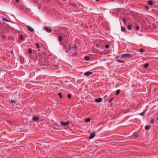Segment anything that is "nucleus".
Segmentation results:
<instances>
[{
  "label": "nucleus",
  "instance_id": "obj_18",
  "mask_svg": "<svg viewBox=\"0 0 158 158\" xmlns=\"http://www.w3.org/2000/svg\"><path fill=\"white\" fill-rule=\"evenodd\" d=\"M89 59V57L88 56H85V59L86 60H88Z\"/></svg>",
  "mask_w": 158,
  "mask_h": 158
},
{
  "label": "nucleus",
  "instance_id": "obj_29",
  "mask_svg": "<svg viewBox=\"0 0 158 158\" xmlns=\"http://www.w3.org/2000/svg\"><path fill=\"white\" fill-rule=\"evenodd\" d=\"M67 97L68 98H71V95L70 94H69L67 95Z\"/></svg>",
  "mask_w": 158,
  "mask_h": 158
},
{
  "label": "nucleus",
  "instance_id": "obj_24",
  "mask_svg": "<svg viewBox=\"0 0 158 158\" xmlns=\"http://www.w3.org/2000/svg\"><path fill=\"white\" fill-rule=\"evenodd\" d=\"M58 95L59 96L60 98H62V95L60 93H59L58 94Z\"/></svg>",
  "mask_w": 158,
  "mask_h": 158
},
{
  "label": "nucleus",
  "instance_id": "obj_4",
  "mask_svg": "<svg viewBox=\"0 0 158 158\" xmlns=\"http://www.w3.org/2000/svg\"><path fill=\"white\" fill-rule=\"evenodd\" d=\"M95 136V132L92 133L90 135L89 138L92 139L94 138Z\"/></svg>",
  "mask_w": 158,
  "mask_h": 158
},
{
  "label": "nucleus",
  "instance_id": "obj_9",
  "mask_svg": "<svg viewBox=\"0 0 158 158\" xmlns=\"http://www.w3.org/2000/svg\"><path fill=\"white\" fill-rule=\"evenodd\" d=\"M150 128V126L149 125H147L145 126V129L146 130H148Z\"/></svg>",
  "mask_w": 158,
  "mask_h": 158
},
{
  "label": "nucleus",
  "instance_id": "obj_17",
  "mask_svg": "<svg viewBox=\"0 0 158 158\" xmlns=\"http://www.w3.org/2000/svg\"><path fill=\"white\" fill-rule=\"evenodd\" d=\"M62 37L60 36H59V37H58V40L59 41L61 42V41H62Z\"/></svg>",
  "mask_w": 158,
  "mask_h": 158
},
{
  "label": "nucleus",
  "instance_id": "obj_35",
  "mask_svg": "<svg viewBox=\"0 0 158 158\" xmlns=\"http://www.w3.org/2000/svg\"><path fill=\"white\" fill-rule=\"evenodd\" d=\"M41 8V6H39L38 7V9H39V10H40V9Z\"/></svg>",
  "mask_w": 158,
  "mask_h": 158
},
{
  "label": "nucleus",
  "instance_id": "obj_20",
  "mask_svg": "<svg viewBox=\"0 0 158 158\" xmlns=\"http://www.w3.org/2000/svg\"><path fill=\"white\" fill-rule=\"evenodd\" d=\"M127 29L129 30H131V26L130 25H128L127 27Z\"/></svg>",
  "mask_w": 158,
  "mask_h": 158
},
{
  "label": "nucleus",
  "instance_id": "obj_16",
  "mask_svg": "<svg viewBox=\"0 0 158 158\" xmlns=\"http://www.w3.org/2000/svg\"><path fill=\"white\" fill-rule=\"evenodd\" d=\"M120 90L119 89L117 90L116 91V95H118L119 93H120Z\"/></svg>",
  "mask_w": 158,
  "mask_h": 158
},
{
  "label": "nucleus",
  "instance_id": "obj_11",
  "mask_svg": "<svg viewBox=\"0 0 158 158\" xmlns=\"http://www.w3.org/2000/svg\"><path fill=\"white\" fill-rule=\"evenodd\" d=\"M148 3L149 5H152L153 4V1L152 0H149L148 1Z\"/></svg>",
  "mask_w": 158,
  "mask_h": 158
},
{
  "label": "nucleus",
  "instance_id": "obj_13",
  "mask_svg": "<svg viewBox=\"0 0 158 158\" xmlns=\"http://www.w3.org/2000/svg\"><path fill=\"white\" fill-rule=\"evenodd\" d=\"M10 102L12 104H14V103H15L16 102V100H11Z\"/></svg>",
  "mask_w": 158,
  "mask_h": 158
},
{
  "label": "nucleus",
  "instance_id": "obj_33",
  "mask_svg": "<svg viewBox=\"0 0 158 158\" xmlns=\"http://www.w3.org/2000/svg\"><path fill=\"white\" fill-rule=\"evenodd\" d=\"M65 123H66V125L67 126L68 125V124L69 123V121H67V122Z\"/></svg>",
  "mask_w": 158,
  "mask_h": 158
},
{
  "label": "nucleus",
  "instance_id": "obj_30",
  "mask_svg": "<svg viewBox=\"0 0 158 158\" xmlns=\"http://www.w3.org/2000/svg\"><path fill=\"white\" fill-rule=\"evenodd\" d=\"M135 28L137 30H138L139 28V26H136Z\"/></svg>",
  "mask_w": 158,
  "mask_h": 158
},
{
  "label": "nucleus",
  "instance_id": "obj_42",
  "mask_svg": "<svg viewBox=\"0 0 158 158\" xmlns=\"http://www.w3.org/2000/svg\"><path fill=\"white\" fill-rule=\"evenodd\" d=\"M112 0V1H114V0Z\"/></svg>",
  "mask_w": 158,
  "mask_h": 158
},
{
  "label": "nucleus",
  "instance_id": "obj_22",
  "mask_svg": "<svg viewBox=\"0 0 158 158\" xmlns=\"http://www.w3.org/2000/svg\"><path fill=\"white\" fill-rule=\"evenodd\" d=\"M32 50L31 48H29L28 49V52L29 54H31L32 53Z\"/></svg>",
  "mask_w": 158,
  "mask_h": 158
},
{
  "label": "nucleus",
  "instance_id": "obj_5",
  "mask_svg": "<svg viewBox=\"0 0 158 158\" xmlns=\"http://www.w3.org/2000/svg\"><path fill=\"white\" fill-rule=\"evenodd\" d=\"M92 72L88 71L86 72H85L84 73V75L86 76H89L90 75H91L92 74Z\"/></svg>",
  "mask_w": 158,
  "mask_h": 158
},
{
  "label": "nucleus",
  "instance_id": "obj_31",
  "mask_svg": "<svg viewBox=\"0 0 158 158\" xmlns=\"http://www.w3.org/2000/svg\"><path fill=\"white\" fill-rule=\"evenodd\" d=\"M150 123H151V124H153L154 123V121H153V119H152L151 120V121H150Z\"/></svg>",
  "mask_w": 158,
  "mask_h": 158
},
{
  "label": "nucleus",
  "instance_id": "obj_21",
  "mask_svg": "<svg viewBox=\"0 0 158 158\" xmlns=\"http://www.w3.org/2000/svg\"><path fill=\"white\" fill-rule=\"evenodd\" d=\"M71 48V47L70 46L69 47V48L67 50H66L65 51L66 52H68L70 51Z\"/></svg>",
  "mask_w": 158,
  "mask_h": 158
},
{
  "label": "nucleus",
  "instance_id": "obj_1",
  "mask_svg": "<svg viewBox=\"0 0 158 158\" xmlns=\"http://www.w3.org/2000/svg\"><path fill=\"white\" fill-rule=\"evenodd\" d=\"M132 56V55L128 53L124 54L122 55V57L124 58H131Z\"/></svg>",
  "mask_w": 158,
  "mask_h": 158
},
{
  "label": "nucleus",
  "instance_id": "obj_38",
  "mask_svg": "<svg viewBox=\"0 0 158 158\" xmlns=\"http://www.w3.org/2000/svg\"><path fill=\"white\" fill-rule=\"evenodd\" d=\"M156 120H158V116H157V117Z\"/></svg>",
  "mask_w": 158,
  "mask_h": 158
},
{
  "label": "nucleus",
  "instance_id": "obj_40",
  "mask_svg": "<svg viewBox=\"0 0 158 158\" xmlns=\"http://www.w3.org/2000/svg\"><path fill=\"white\" fill-rule=\"evenodd\" d=\"M11 53H12L13 54V52H12V51H11Z\"/></svg>",
  "mask_w": 158,
  "mask_h": 158
},
{
  "label": "nucleus",
  "instance_id": "obj_37",
  "mask_svg": "<svg viewBox=\"0 0 158 158\" xmlns=\"http://www.w3.org/2000/svg\"><path fill=\"white\" fill-rule=\"evenodd\" d=\"M145 8H148V6H146L145 7Z\"/></svg>",
  "mask_w": 158,
  "mask_h": 158
},
{
  "label": "nucleus",
  "instance_id": "obj_6",
  "mask_svg": "<svg viewBox=\"0 0 158 158\" xmlns=\"http://www.w3.org/2000/svg\"><path fill=\"white\" fill-rule=\"evenodd\" d=\"M102 98H99L98 99H95V101L96 102H102Z\"/></svg>",
  "mask_w": 158,
  "mask_h": 158
},
{
  "label": "nucleus",
  "instance_id": "obj_36",
  "mask_svg": "<svg viewBox=\"0 0 158 158\" xmlns=\"http://www.w3.org/2000/svg\"><path fill=\"white\" fill-rule=\"evenodd\" d=\"M19 1V0H16V2H18Z\"/></svg>",
  "mask_w": 158,
  "mask_h": 158
},
{
  "label": "nucleus",
  "instance_id": "obj_15",
  "mask_svg": "<svg viewBox=\"0 0 158 158\" xmlns=\"http://www.w3.org/2000/svg\"><path fill=\"white\" fill-rule=\"evenodd\" d=\"M2 20L3 21H5V22H9V21L6 18H3L2 19Z\"/></svg>",
  "mask_w": 158,
  "mask_h": 158
},
{
  "label": "nucleus",
  "instance_id": "obj_27",
  "mask_svg": "<svg viewBox=\"0 0 158 158\" xmlns=\"http://www.w3.org/2000/svg\"><path fill=\"white\" fill-rule=\"evenodd\" d=\"M90 118H87L86 119L85 121L86 122H89L90 121Z\"/></svg>",
  "mask_w": 158,
  "mask_h": 158
},
{
  "label": "nucleus",
  "instance_id": "obj_12",
  "mask_svg": "<svg viewBox=\"0 0 158 158\" xmlns=\"http://www.w3.org/2000/svg\"><path fill=\"white\" fill-rule=\"evenodd\" d=\"M145 112H146V110H144L143 111V112L140 113L139 114L142 116H143L144 115V113Z\"/></svg>",
  "mask_w": 158,
  "mask_h": 158
},
{
  "label": "nucleus",
  "instance_id": "obj_25",
  "mask_svg": "<svg viewBox=\"0 0 158 158\" xmlns=\"http://www.w3.org/2000/svg\"><path fill=\"white\" fill-rule=\"evenodd\" d=\"M35 45H36V47L37 48H40V46H39V44H38V43H36Z\"/></svg>",
  "mask_w": 158,
  "mask_h": 158
},
{
  "label": "nucleus",
  "instance_id": "obj_3",
  "mask_svg": "<svg viewBox=\"0 0 158 158\" xmlns=\"http://www.w3.org/2000/svg\"><path fill=\"white\" fill-rule=\"evenodd\" d=\"M44 29L46 31H47L49 33L50 32L52 31V30L50 29L48 27H44Z\"/></svg>",
  "mask_w": 158,
  "mask_h": 158
},
{
  "label": "nucleus",
  "instance_id": "obj_39",
  "mask_svg": "<svg viewBox=\"0 0 158 158\" xmlns=\"http://www.w3.org/2000/svg\"><path fill=\"white\" fill-rule=\"evenodd\" d=\"M96 46H97V47H99V44H97V45H96Z\"/></svg>",
  "mask_w": 158,
  "mask_h": 158
},
{
  "label": "nucleus",
  "instance_id": "obj_26",
  "mask_svg": "<svg viewBox=\"0 0 158 158\" xmlns=\"http://www.w3.org/2000/svg\"><path fill=\"white\" fill-rule=\"evenodd\" d=\"M145 51V50L143 49H140L139 50V52H143Z\"/></svg>",
  "mask_w": 158,
  "mask_h": 158
},
{
  "label": "nucleus",
  "instance_id": "obj_8",
  "mask_svg": "<svg viewBox=\"0 0 158 158\" xmlns=\"http://www.w3.org/2000/svg\"><path fill=\"white\" fill-rule=\"evenodd\" d=\"M149 66V64L148 63H146L143 64L144 67L145 69H147Z\"/></svg>",
  "mask_w": 158,
  "mask_h": 158
},
{
  "label": "nucleus",
  "instance_id": "obj_41",
  "mask_svg": "<svg viewBox=\"0 0 158 158\" xmlns=\"http://www.w3.org/2000/svg\"><path fill=\"white\" fill-rule=\"evenodd\" d=\"M99 0H96V2H98V1H99Z\"/></svg>",
  "mask_w": 158,
  "mask_h": 158
},
{
  "label": "nucleus",
  "instance_id": "obj_34",
  "mask_svg": "<svg viewBox=\"0 0 158 158\" xmlns=\"http://www.w3.org/2000/svg\"><path fill=\"white\" fill-rule=\"evenodd\" d=\"M73 47L77 49V47L76 46L75 44H74Z\"/></svg>",
  "mask_w": 158,
  "mask_h": 158
},
{
  "label": "nucleus",
  "instance_id": "obj_19",
  "mask_svg": "<svg viewBox=\"0 0 158 158\" xmlns=\"http://www.w3.org/2000/svg\"><path fill=\"white\" fill-rule=\"evenodd\" d=\"M116 61H118V62H120V63H123L124 62V61L123 60H121L119 59H117L116 60Z\"/></svg>",
  "mask_w": 158,
  "mask_h": 158
},
{
  "label": "nucleus",
  "instance_id": "obj_32",
  "mask_svg": "<svg viewBox=\"0 0 158 158\" xmlns=\"http://www.w3.org/2000/svg\"><path fill=\"white\" fill-rule=\"evenodd\" d=\"M113 100V98H112L111 99H110L109 101V102H111L112 100Z\"/></svg>",
  "mask_w": 158,
  "mask_h": 158
},
{
  "label": "nucleus",
  "instance_id": "obj_2",
  "mask_svg": "<svg viewBox=\"0 0 158 158\" xmlns=\"http://www.w3.org/2000/svg\"><path fill=\"white\" fill-rule=\"evenodd\" d=\"M26 26L27 27L28 30L30 32H33L34 31V29L31 27L29 26Z\"/></svg>",
  "mask_w": 158,
  "mask_h": 158
},
{
  "label": "nucleus",
  "instance_id": "obj_7",
  "mask_svg": "<svg viewBox=\"0 0 158 158\" xmlns=\"http://www.w3.org/2000/svg\"><path fill=\"white\" fill-rule=\"evenodd\" d=\"M39 118L37 117H36V116H35V117H34L33 118H32V120H33V121H37L38 119H39Z\"/></svg>",
  "mask_w": 158,
  "mask_h": 158
},
{
  "label": "nucleus",
  "instance_id": "obj_28",
  "mask_svg": "<svg viewBox=\"0 0 158 158\" xmlns=\"http://www.w3.org/2000/svg\"><path fill=\"white\" fill-rule=\"evenodd\" d=\"M105 48H106L108 49L109 48V46L108 45L106 44L105 45Z\"/></svg>",
  "mask_w": 158,
  "mask_h": 158
},
{
  "label": "nucleus",
  "instance_id": "obj_23",
  "mask_svg": "<svg viewBox=\"0 0 158 158\" xmlns=\"http://www.w3.org/2000/svg\"><path fill=\"white\" fill-rule=\"evenodd\" d=\"M19 37L20 39L22 40H24L23 36L21 34L20 35Z\"/></svg>",
  "mask_w": 158,
  "mask_h": 158
},
{
  "label": "nucleus",
  "instance_id": "obj_10",
  "mask_svg": "<svg viewBox=\"0 0 158 158\" xmlns=\"http://www.w3.org/2000/svg\"><path fill=\"white\" fill-rule=\"evenodd\" d=\"M121 30L122 31L125 32L126 30L124 27L122 26L121 27Z\"/></svg>",
  "mask_w": 158,
  "mask_h": 158
},
{
  "label": "nucleus",
  "instance_id": "obj_14",
  "mask_svg": "<svg viewBox=\"0 0 158 158\" xmlns=\"http://www.w3.org/2000/svg\"><path fill=\"white\" fill-rule=\"evenodd\" d=\"M60 125L62 126H66L65 123H64V122H61L60 123Z\"/></svg>",
  "mask_w": 158,
  "mask_h": 158
}]
</instances>
